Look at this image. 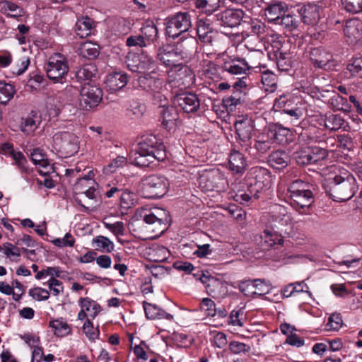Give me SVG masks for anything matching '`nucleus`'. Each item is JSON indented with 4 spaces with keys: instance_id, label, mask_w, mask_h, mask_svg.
Returning a JSON list of instances; mask_svg holds the SVG:
<instances>
[{
    "instance_id": "603ef678",
    "label": "nucleus",
    "mask_w": 362,
    "mask_h": 362,
    "mask_svg": "<svg viewBox=\"0 0 362 362\" xmlns=\"http://www.w3.org/2000/svg\"><path fill=\"white\" fill-rule=\"evenodd\" d=\"M49 326L54 329V333L57 337L66 336L71 332L69 325L62 319L50 321Z\"/></svg>"
},
{
    "instance_id": "39448f33",
    "label": "nucleus",
    "mask_w": 362,
    "mask_h": 362,
    "mask_svg": "<svg viewBox=\"0 0 362 362\" xmlns=\"http://www.w3.org/2000/svg\"><path fill=\"white\" fill-rule=\"evenodd\" d=\"M45 70L50 80L63 83L69 71L66 57L60 53H54L49 57Z\"/></svg>"
},
{
    "instance_id": "f03ea898",
    "label": "nucleus",
    "mask_w": 362,
    "mask_h": 362,
    "mask_svg": "<svg viewBox=\"0 0 362 362\" xmlns=\"http://www.w3.org/2000/svg\"><path fill=\"white\" fill-rule=\"evenodd\" d=\"M166 158L165 146L160 139L153 134L142 136L141 141L130 155L132 163L140 168L148 167L156 160L163 161Z\"/></svg>"
},
{
    "instance_id": "6e6d98bb",
    "label": "nucleus",
    "mask_w": 362,
    "mask_h": 362,
    "mask_svg": "<svg viewBox=\"0 0 362 362\" xmlns=\"http://www.w3.org/2000/svg\"><path fill=\"white\" fill-rule=\"evenodd\" d=\"M254 282V291H250L249 293H252L257 296H263L269 293L272 289V285L269 281L264 279H255Z\"/></svg>"
},
{
    "instance_id": "c03bdc74",
    "label": "nucleus",
    "mask_w": 362,
    "mask_h": 362,
    "mask_svg": "<svg viewBox=\"0 0 362 362\" xmlns=\"http://www.w3.org/2000/svg\"><path fill=\"white\" fill-rule=\"evenodd\" d=\"M273 144V141L267 132L259 134L255 141V148L260 154H264L269 151Z\"/></svg>"
},
{
    "instance_id": "c756f323",
    "label": "nucleus",
    "mask_w": 362,
    "mask_h": 362,
    "mask_svg": "<svg viewBox=\"0 0 362 362\" xmlns=\"http://www.w3.org/2000/svg\"><path fill=\"white\" fill-rule=\"evenodd\" d=\"M223 69L231 75L245 74L248 71L246 59L243 58H233L224 62Z\"/></svg>"
},
{
    "instance_id": "7c9ffc66",
    "label": "nucleus",
    "mask_w": 362,
    "mask_h": 362,
    "mask_svg": "<svg viewBox=\"0 0 362 362\" xmlns=\"http://www.w3.org/2000/svg\"><path fill=\"white\" fill-rule=\"evenodd\" d=\"M40 117L36 111L32 110L27 116L21 118V131L26 135H32L40 124Z\"/></svg>"
},
{
    "instance_id": "aec40b11",
    "label": "nucleus",
    "mask_w": 362,
    "mask_h": 362,
    "mask_svg": "<svg viewBox=\"0 0 362 362\" xmlns=\"http://www.w3.org/2000/svg\"><path fill=\"white\" fill-rule=\"evenodd\" d=\"M157 59L164 66L172 68L179 63L180 59L175 46L170 45H163L157 49Z\"/></svg>"
},
{
    "instance_id": "9b49d317",
    "label": "nucleus",
    "mask_w": 362,
    "mask_h": 362,
    "mask_svg": "<svg viewBox=\"0 0 362 362\" xmlns=\"http://www.w3.org/2000/svg\"><path fill=\"white\" fill-rule=\"evenodd\" d=\"M102 90L93 85H85L81 90L79 105L85 110H88L96 107L102 100Z\"/></svg>"
},
{
    "instance_id": "bb28decb",
    "label": "nucleus",
    "mask_w": 362,
    "mask_h": 362,
    "mask_svg": "<svg viewBox=\"0 0 362 362\" xmlns=\"http://www.w3.org/2000/svg\"><path fill=\"white\" fill-rule=\"evenodd\" d=\"M260 238V244L263 250H269L272 247L279 248V246H281L284 243L281 234L269 229H265L261 234Z\"/></svg>"
},
{
    "instance_id": "8fccbe9b",
    "label": "nucleus",
    "mask_w": 362,
    "mask_h": 362,
    "mask_svg": "<svg viewBox=\"0 0 362 362\" xmlns=\"http://www.w3.org/2000/svg\"><path fill=\"white\" fill-rule=\"evenodd\" d=\"M293 158L298 165L304 166L313 164L308 146L295 151Z\"/></svg>"
},
{
    "instance_id": "473e14b6",
    "label": "nucleus",
    "mask_w": 362,
    "mask_h": 362,
    "mask_svg": "<svg viewBox=\"0 0 362 362\" xmlns=\"http://www.w3.org/2000/svg\"><path fill=\"white\" fill-rule=\"evenodd\" d=\"M327 138L324 135H320L319 131L315 127H309L303 129L298 134V141L308 145H315Z\"/></svg>"
},
{
    "instance_id": "2eb2a0df",
    "label": "nucleus",
    "mask_w": 362,
    "mask_h": 362,
    "mask_svg": "<svg viewBox=\"0 0 362 362\" xmlns=\"http://www.w3.org/2000/svg\"><path fill=\"white\" fill-rule=\"evenodd\" d=\"M309 59L314 67L326 69L332 64L333 56L332 53L322 47L311 48L309 51Z\"/></svg>"
},
{
    "instance_id": "37998d69",
    "label": "nucleus",
    "mask_w": 362,
    "mask_h": 362,
    "mask_svg": "<svg viewBox=\"0 0 362 362\" xmlns=\"http://www.w3.org/2000/svg\"><path fill=\"white\" fill-rule=\"evenodd\" d=\"M16 93L15 86L5 81H0V104L6 105Z\"/></svg>"
},
{
    "instance_id": "0e129e2a",
    "label": "nucleus",
    "mask_w": 362,
    "mask_h": 362,
    "mask_svg": "<svg viewBox=\"0 0 362 362\" xmlns=\"http://www.w3.org/2000/svg\"><path fill=\"white\" fill-rule=\"evenodd\" d=\"M346 70L351 76H356L362 73V57H352L346 65Z\"/></svg>"
},
{
    "instance_id": "f3484780",
    "label": "nucleus",
    "mask_w": 362,
    "mask_h": 362,
    "mask_svg": "<svg viewBox=\"0 0 362 362\" xmlns=\"http://www.w3.org/2000/svg\"><path fill=\"white\" fill-rule=\"evenodd\" d=\"M235 129L239 140L243 142L247 148L254 132L253 121L248 117L238 119L235 123Z\"/></svg>"
},
{
    "instance_id": "7ed1b4c3",
    "label": "nucleus",
    "mask_w": 362,
    "mask_h": 362,
    "mask_svg": "<svg viewBox=\"0 0 362 362\" xmlns=\"http://www.w3.org/2000/svg\"><path fill=\"white\" fill-rule=\"evenodd\" d=\"M168 187L169 182L165 176L151 175L140 181L137 190L141 197L154 199L163 197Z\"/></svg>"
},
{
    "instance_id": "4468645a",
    "label": "nucleus",
    "mask_w": 362,
    "mask_h": 362,
    "mask_svg": "<svg viewBox=\"0 0 362 362\" xmlns=\"http://www.w3.org/2000/svg\"><path fill=\"white\" fill-rule=\"evenodd\" d=\"M174 103L186 113H195L200 108L201 100L194 93L182 92L175 93Z\"/></svg>"
},
{
    "instance_id": "1a4fd4ad",
    "label": "nucleus",
    "mask_w": 362,
    "mask_h": 362,
    "mask_svg": "<svg viewBox=\"0 0 362 362\" xmlns=\"http://www.w3.org/2000/svg\"><path fill=\"white\" fill-rule=\"evenodd\" d=\"M95 185L96 184L93 180L89 178L88 176L78 178L76 183L74 185V200L81 205L86 211L88 210V207L83 204L81 199L78 196L85 194L86 197L92 202V204L98 203L99 200L98 199V196L99 194V192L95 187Z\"/></svg>"
},
{
    "instance_id": "e433bc0d",
    "label": "nucleus",
    "mask_w": 362,
    "mask_h": 362,
    "mask_svg": "<svg viewBox=\"0 0 362 362\" xmlns=\"http://www.w3.org/2000/svg\"><path fill=\"white\" fill-rule=\"evenodd\" d=\"M269 165L275 169L285 168L289 163V156L284 151H276L272 152L268 158Z\"/></svg>"
},
{
    "instance_id": "5701e85b",
    "label": "nucleus",
    "mask_w": 362,
    "mask_h": 362,
    "mask_svg": "<svg viewBox=\"0 0 362 362\" xmlns=\"http://www.w3.org/2000/svg\"><path fill=\"white\" fill-rule=\"evenodd\" d=\"M207 293L213 298L224 296L228 291L227 284L221 279L209 276L204 284Z\"/></svg>"
},
{
    "instance_id": "4c0bfd02",
    "label": "nucleus",
    "mask_w": 362,
    "mask_h": 362,
    "mask_svg": "<svg viewBox=\"0 0 362 362\" xmlns=\"http://www.w3.org/2000/svg\"><path fill=\"white\" fill-rule=\"evenodd\" d=\"M93 27V21L88 16H83L76 22L75 32L80 38H85L91 34Z\"/></svg>"
},
{
    "instance_id": "69168bd1",
    "label": "nucleus",
    "mask_w": 362,
    "mask_h": 362,
    "mask_svg": "<svg viewBox=\"0 0 362 362\" xmlns=\"http://www.w3.org/2000/svg\"><path fill=\"white\" fill-rule=\"evenodd\" d=\"M30 159L35 165H39L43 168L49 165V160L44 151L40 148H35L30 153Z\"/></svg>"
},
{
    "instance_id": "2f4dec72",
    "label": "nucleus",
    "mask_w": 362,
    "mask_h": 362,
    "mask_svg": "<svg viewBox=\"0 0 362 362\" xmlns=\"http://www.w3.org/2000/svg\"><path fill=\"white\" fill-rule=\"evenodd\" d=\"M288 11V6L285 2L275 1L268 5L264 9V15L270 22L275 24L278 20Z\"/></svg>"
},
{
    "instance_id": "79ce46f5",
    "label": "nucleus",
    "mask_w": 362,
    "mask_h": 362,
    "mask_svg": "<svg viewBox=\"0 0 362 362\" xmlns=\"http://www.w3.org/2000/svg\"><path fill=\"white\" fill-rule=\"evenodd\" d=\"M98 72L96 66L93 63L86 64L81 66L76 73V77L79 81H91Z\"/></svg>"
},
{
    "instance_id": "09e8293b",
    "label": "nucleus",
    "mask_w": 362,
    "mask_h": 362,
    "mask_svg": "<svg viewBox=\"0 0 362 362\" xmlns=\"http://www.w3.org/2000/svg\"><path fill=\"white\" fill-rule=\"evenodd\" d=\"M264 57L263 52L260 49H252L247 54L246 62L248 65V70L252 68H257L262 66V61Z\"/></svg>"
},
{
    "instance_id": "a18cd8bd",
    "label": "nucleus",
    "mask_w": 362,
    "mask_h": 362,
    "mask_svg": "<svg viewBox=\"0 0 362 362\" xmlns=\"http://www.w3.org/2000/svg\"><path fill=\"white\" fill-rule=\"evenodd\" d=\"M277 77L270 71H264L261 75V81L266 91L274 92L277 88Z\"/></svg>"
},
{
    "instance_id": "4d7b16f0",
    "label": "nucleus",
    "mask_w": 362,
    "mask_h": 362,
    "mask_svg": "<svg viewBox=\"0 0 362 362\" xmlns=\"http://www.w3.org/2000/svg\"><path fill=\"white\" fill-rule=\"evenodd\" d=\"M344 124V119L338 115L331 114L325 119V127L331 131H337L341 129Z\"/></svg>"
},
{
    "instance_id": "72a5a7b5",
    "label": "nucleus",
    "mask_w": 362,
    "mask_h": 362,
    "mask_svg": "<svg viewBox=\"0 0 362 362\" xmlns=\"http://www.w3.org/2000/svg\"><path fill=\"white\" fill-rule=\"evenodd\" d=\"M143 307L145 311L146 317L150 320L165 319L171 321L173 320V315L166 313L155 304L144 301Z\"/></svg>"
},
{
    "instance_id": "0eeeda50",
    "label": "nucleus",
    "mask_w": 362,
    "mask_h": 362,
    "mask_svg": "<svg viewBox=\"0 0 362 362\" xmlns=\"http://www.w3.org/2000/svg\"><path fill=\"white\" fill-rule=\"evenodd\" d=\"M195 74L192 69L183 63H178L168 71V82L171 86L190 87L194 83Z\"/></svg>"
},
{
    "instance_id": "338daca9",
    "label": "nucleus",
    "mask_w": 362,
    "mask_h": 362,
    "mask_svg": "<svg viewBox=\"0 0 362 362\" xmlns=\"http://www.w3.org/2000/svg\"><path fill=\"white\" fill-rule=\"evenodd\" d=\"M307 189L315 190V187L313 185L301 180H296L290 183L288 186V192L290 194L296 193V192H304L303 190Z\"/></svg>"
},
{
    "instance_id": "f704fd0d",
    "label": "nucleus",
    "mask_w": 362,
    "mask_h": 362,
    "mask_svg": "<svg viewBox=\"0 0 362 362\" xmlns=\"http://www.w3.org/2000/svg\"><path fill=\"white\" fill-rule=\"evenodd\" d=\"M160 119L163 126L168 130L172 129L175 126L178 115L173 107L165 106L163 104L160 110Z\"/></svg>"
},
{
    "instance_id": "a878e982",
    "label": "nucleus",
    "mask_w": 362,
    "mask_h": 362,
    "mask_svg": "<svg viewBox=\"0 0 362 362\" xmlns=\"http://www.w3.org/2000/svg\"><path fill=\"white\" fill-rule=\"evenodd\" d=\"M304 192H300L290 194L291 204L297 210L298 209H308L314 201L313 190L307 189Z\"/></svg>"
},
{
    "instance_id": "5fc2aeb1",
    "label": "nucleus",
    "mask_w": 362,
    "mask_h": 362,
    "mask_svg": "<svg viewBox=\"0 0 362 362\" xmlns=\"http://www.w3.org/2000/svg\"><path fill=\"white\" fill-rule=\"evenodd\" d=\"M80 54L84 58L95 59L99 55L98 47L91 42H85L80 47Z\"/></svg>"
},
{
    "instance_id": "ea45409f",
    "label": "nucleus",
    "mask_w": 362,
    "mask_h": 362,
    "mask_svg": "<svg viewBox=\"0 0 362 362\" xmlns=\"http://www.w3.org/2000/svg\"><path fill=\"white\" fill-rule=\"evenodd\" d=\"M112 33L118 37L127 35L131 30V23L124 18H116L110 25Z\"/></svg>"
},
{
    "instance_id": "9d476101",
    "label": "nucleus",
    "mask_w": 362,
    "mask_h": 362,
    "mask_svg": "<svg viewBox=\"0 0 362 362\" xmlns=\"http://www.w3.org/2000/svg\"><path fill=\"white\" fill-rule=\"evenodd\" d=\"M268 55L270 59H275L277 68L280 71L288 72L296 63V54L288 49L285 46L273 47V52H269Z\"/></svg>"
},
{
    "instance_id": "13d9d810",
    "label": "nucleus",
    "mask_w": 362,
    "mask_h": 362,
    "mask_svg": "<svg viewBox=\"0 0 362 362\" xmlns=\"http://www.w3.org/2000/svg\"><path fill=\"white\" fill-rule=\"evenodd\" d=\"M242 95L243 93L241 90H233L231 95L226 96L223 99V103L227 108L233 110V109L237 105L240 104L242 101Z\"/></svg>"
},
{
    "instance_id": "20e7f679",
    "label": "nucleus",
    "mask_w": 362,
    "mask_h": 362,
    "mask_svg": "<svg viewBox=\"0 0 362 362\" xmlns=\"http://www.w3.org/2000/svg\"><path fill=\"white\" fill-rule=\"evenodd\" d=\"M247 192L255 199L260 197L259 194L267 190L271 185V175L264 168L254 167L247 174Z\"/></svg>"
},
{
    "instance_id": "3c124183",
    "label": "nucleus",
    "mask_w": 362,
    "mask_h": 362,
    "mask_svg": "<svg viewBox=\"0 0 362 362\" xmlns=\"http://www.w3.org/2000/svg\"><path fill=\"white\" fill-rule=\"evenodd\" d=\"M95 250L102 252H111L114 250V243L107 237L98 236L93 239Z\"/></svg>"
},
{
    "instance_id": "e2e57ef3",
    "label": "nucleus",
    "mask_w": 362,
    "mask_h": 362,
    "mask_svg": "<svg viewBox=\"0 0 362 362\" xmlns=\"http://www.w3.org/2000/svg\"><path fill=\"white\" fill-rule=\"evenodd\" d=\"M293 104V99L291 95L284 94L276 98L273 108L276 111H284L290 107Z\"/></svg>"
},
{
    "instance_id": "ddd939ff",
    "label": "nucleus",
    "mask_w": 362,
    "mask_h": 362,
    "mask_svg": "<svg viewBox=\"0 0 362 362\" xmlns=\"http://www.w3.org/2000/svg\"><path fill=\"white\" fill-rule=\"evenodd\" d=\"M138 84L143 90L152 94H158V98L162 101L163 95H160L164 84L163 78L159 77L153 71L143 74L138 78Z\"/></svg>"
},
{
    "instance_id": "dca6fc26",
    "label": "nucleus",
    "mask_w": 362,
    "mask_h": 362,
    "mask_svg": "<svg viewBox=\"0 0 362 362\" xmlns=\"http://www.w3.org/2000/svg\"><path fill=\"white\" fill-rule=\"evenodd\" d=\"M78 305L81 308L77 318L83 321L86 319H95L100 312V305L88 297L81 298L78 300Z\"/></svg>"
},
{
    "instance_id": "cd10ccee",
    "label": "nucleus",
    "mask_w": 362,
    "mask_h": 362,
    "mask_svg": "<svg viewBox=\"0 0 362 362\" xmlns=\"http://www.w3.org/2000/svg\"><path fill=\"white\" fill-rule=\"evenodd\" d=\"M129 81L128 76L126 73L122 71H116L109 74L106 76L105 85L109 91L115 92L123 88Z\"/></svg>"
},
{
    "instance_id": "a19ab883",
    "label": "nucleus",
    "mask_w": 362,
    "mask_h": 362,
    "mask_svg": "<svg viewBox=\"0 0 362 362\" xmlns=\"http://www.w3.org/2000/svg\"><path fill=\"white\" fill-rule=\"evenodd\" d=\"M141 35L148 44L154 43L158 37V31L153 21H146L141 28Z\"/></svg>"
},
{
    "instance_id": "774afa93",
    "label": "nucleus",
    "mask_w": 362,
    "mask_h": 362,
    "mask_svg": "<svg viewBox=\"0 0 362 362\" xmlns=\"http://www.w3.org/2000/svg\"><path fill=\"white\" fill-rule=\"evenodd\" d=\"M344 9L351 13L362 12V0H341Z\"/></svg>"
},
{
    "instance_id": "c85d7f7f",
    "label": "nucleus",
    "mask_w": 362,
    "mask_h": 362,
    "mask_svg": "<svg viewBox=\"0 0 362 362\" xmlns=\"http://www.w3.org/2000/svg\"><path fill=\"white\" fill-rule=\"evenodd\" d=\"M247 166L245 156L237 150H232L228 157V168L235 174L242 175Z\"/></svg>"
},
{
    "instance_id": "393cba45",
    "label": "nucleus",
    "mask_w": 362,
    "mask_h": 362,
    "mask_svg": "<svg viewBox=\"0 0 362 362\" xmlns=\"http://www.w3.org/2000/svg\"><path fill=\"white\" fill-rule=\"evenodd\" d=\"M322 8L315 4H308L304 5L300 10L302 21L308 25H315L320 18Z\"/></svg>"
},
{
    "instance_id": "b1692460",
    "label": "nucleus",
    "mask_w": 362,
    "mask_h": 362,
    "mask_svg": "<svg viewBox=\"0 0 362 362\" xmlns=\"http://www.w3.org/2000/svg\"><path fill=\"white\" fill-rule=\"evenodd\" d=\"M361 28L362 23L359 20L353 18L346 21L344 27V33L348 43L355 44L361 39Z\"/></svg>"
},
{
    "instance_id": "423d86ee",
    "label": "nucleus",
    "mask_w": 362,
    "mask_h": 362,
    "mask_svg": "<svg viewBox=\"0 0 362 362\" xmlns=\"http://www.w3.org/2000/svg\"><path fill=\"white\" fill-rule=\"evenodd\" d=\"M53 146L62 157L68 158L76 154L79 149L78 138L74 133L60 132L53 137Z\"/></svg>"
},
{
    "instance_id": "680f3d73",
    "label": "nucleus",
    "mask_w": 362,
    "mask_h": 362,
    "mask_svg": "<svg viewBox=\"0 0 362 362\" xmlns=\"http://www.w3.org/2000/svg\"><path fill=\"white\" fill-rule=\"evenodd\" d=\"M196 8L203 9L206 13H212L218 7L220 0H194Z\"/></svg>"
},
{
    "instance_id": "de8ad7c7",
    "label": "nucleus",
    "mask_w": 362,
    "mask_h": 362,
    "mask_svg": "<svg viewBox=\"0 0 362 362\" xmlns=\"http://www.w3.org/2000/svg\"><path fill=\"white\" fill-rule=\"evenodd\" d=\"M119 198V204L124 209L132 207L136 202V194L128 189L122 188Z\"/></svg>"
},
{
    "instance_id": "864d4df0",
    "label": "nucleus",
    "mask_w": 362,
    "mask_h": 362,
    "mask_svg": "<svg viewBox=\"0 0 362 362\" xmlns=\"http://www.w3.org/2000/svg\"><path fill=\"white\" fill-rule=\"evenodd\" d=\"M298 23L299 22L297 16L289 13L286 14V13H284V14L282 15V16L278 20V22L276 24L281 25L285 28L291 31L298 28Z\"/></svg>"
},
{
    "instance_id": "c9c22d12",
    "label": "nucleus",
    "mask_w": 362,
    "mask_h": 362,
    "mask_svg": "<svg viewBox=\"0 0 362 362\" xmlns=\"http://www.w3.org/2000/svg\"><path fill=\"white\" fill-rule=\"evenodd\" d=\"M269 32V28L266 24L258 20H252L247 23V28L244 31L245 35H256L259 39L264 38Z\"/></svg>"
},
{
    "instance_id": "bf43d9fd",
    "label": "nucleus",
    "mask_w": 362,
    "mask_h": 362,
    "mask_svg": "<svg viewBox=\"0 0 362 362\" xmlns=\"http://www.w3.org/2000/svg\"><path fill=\"white\" fill-rule=\"evenodd\" d=\"M167 213L164 210H158V214L150 212L144 216V221L148 224H153L158 222L159 224L164 223L167 221Z\"/></svg>"
},
{
    "instance_id": "f257e3e1",
    "label": "nucleus",
    "mask_w": 362,
    "mask_h": 362,
    "mask_svg": "<svg viewBox=\"0 0 362 362\" xmlns=\"http://www.w3.org/2000/svg\"><path fill=\"white\" fill-rule=\"evenodd\" d=\"M326 194L335 202L351 199L358 189L356 178L349 172L338 167H332L330 177L323 183Z\"/></svg>"
},
{
    "instance_id": "412c9836",
    "label": "nucleus",
    "mask_w": 362,
    "mask_h": 362,
    "mask_svg": "<svg viewBox=\"0 0 362 362\" xmlns=\"http://www.w3.org/2000/svg\"><path fill=\"white\" fill-rule=\"evenodd\" d=\"M127 67L132 72L146 74V71L155 66V62L148 56H134L127 60Z\"/></svg>"
},
{
    "instance_id": "052dcab7",
    "label": "nucleus",
    "mask_w": 362,
    "mask_h": 362,
    "mask_svg": "<svg viewBox=\"0 0 362 362\" xmlns=\"http://www.w3.org/2000/svg\"><path fill=\"white\" fill-rule=\"evenodd\" d=\"M218 177V174L217 173H207L200 177L199 184L206 191H211L216 187V179Z\"/></svg>"
},
{
    "instance_id": "f8f14e48",
    "label": "nucleus",
    "mask_w": 362,
    "mask_h": 362,
    "mask_svg": "<svg viewBox=\"0 0 362 362\" xmlns=\"http://www.w3.org/2000/svg\"><path fill=\"white\" fill-rule=\"evenodd\" d=\"M174 46L180 61L186 64L189 62L196 54L198 42L195 37L187 35L182 36Z\"/></svg>"
},
{
    "instance_id": "6ab92c4d",
    "label": "nucleus",
    "mask_w": 362,
    "mask_h": 362,
    "mask_svg": "<svg viewBox=\"0 0 362 362\" xmlns=\"http://www.w3.org/2000/svg\"><path fill=\"white\" fill-rule=\"evenodd\" d=\"M244 13L240 9H226L216 15L221 25L234 28L240 24Z\"/></svg>"
},
{
    "instance_id": "4be33fe9",
    "label": "nucleus",
    "mask_w": 362,
    "mask_h": 362,
    "mask_svg": "<svg viewBox=\"0 0 362 362\" xmlns=\"http://www.w3.org/2000/svg\"><path fill=\"white\" fill-rule=\"evenodd\" d=\"M334 140H335L334 138L327 137L320 142H318L317 145L308 146L313 164L327 158L329 151V147L330 144L332 145Z\"/></svg>"
},
{
    "instance_id": "6e6552de",
    "label": "nucleus",
    "mask_w": 362,
    "mask_h": 362,
    "mask_svg": "<svg viewBox=\"0 0 362 362\" xmlns=\"http://www.w3.org/2000/svg\"><path fill=\"white\" fill-rule=\"evenodd\" d=\"M192 27V16L188 12H178L168 17L166 22V34L175 39L187 33Z\"/></svg>"
},
{
    "instance_id": "49530a36",
    "label": "nucleus",
    "mask_w": 362,
    "mask_h": 362,
    "mask_svg": "<svg viewBox=\"0 0 362 362\" xmlns=\"http://www.w3.org/2000/svg\"><path fill=\"white\" fill-rule=\"evenodd\" d=\"M197 33L202 42L209 44L212 42L213 32L209 24H206L205 22L200 21L197 25Z\"/></svg>"
},
{
    "instance_id": "58836bf2",
    "label": "nucleus",
    "mask_w": 362,
    "mask_h": 362,
    "mask_svg": "<svg viewBox=\"0 0 362 362\" xmlns=\"http://www.w3.org/2000/svg\"><path fill=\"white\" fill-rule=\"evenodd\" d=\"M0 12L4 15L15 18L21 17L25 13L24 10L21 6L7 0L0 2Z\"/></svg>"
},
{
    "instance_id": "a211bd4d",
    "label": "nucleus",
    "mask_w": 362,
    "mask_h": 362,
    "mask_svg": "<svg viewBox=\"0 0 362 362\" xmlns=\"http://www.w3.org/2000/svg\"><path fill=\"white\" fill-rule=\"evenodd\" d=\"M273 142L278 144L286 145L292 141V133L289 128L284 127L279 123H274L269 125L267 132Z\"/></svg>"
}]
</instances>
